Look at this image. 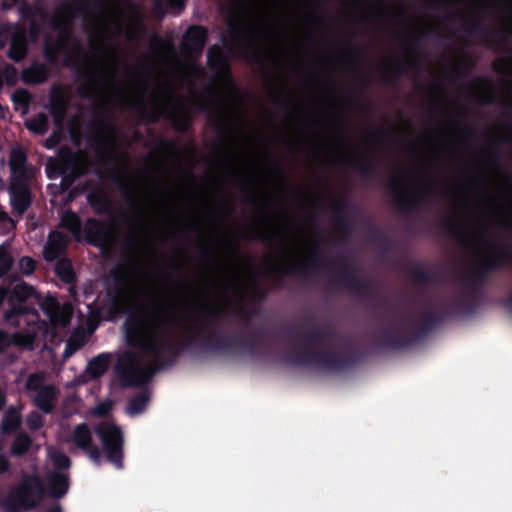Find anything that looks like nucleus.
<instances>
[{
  "label": "nucleus",
  "instance_id": "1",
  "mask_svg": "<svg viewBox=\"0 0 512 512\" xmlns=\"http://www.w3.org/2000/svg\"><path fill=\"white\" fill-rule=\"evenodd\" d=\"M96 433L102 441L109 460L120 467L123 443L120 429L113 423H103L97 427Z\"/></svg>",
  "mask_w": 512,
  "mask_h": 512
},
{
  "label": "nucleus",
  "instance_id": "2",
  "mask_svg": "<svg viewBox=\"0 0 512 512\" xmlns=\"http://www.w3.org/2000/svg\"><path fill=\"white\" fill-rule=\"evenodd\" d=\"M44 494L40 480L36 477L27 478L17 492V498L24 509L35 507Z\"/></svg>",
  "mask_w": 512,
  "mask_h": 512
},
{
  "label": "nucleus",
  "instance_id": "3",
  "mask_svg": "<svg viewBox=\"0 0 512 512\" xmlns=\"http://www.w3.org/2000/svg\"><path fill=\"white\" fill-rule=\"evenodd\" d=\"M40 381L39 375H31L27 381V387L34 392L33 399L36 405L43 411L49 412L53 408L56 393L51 386H39Z\"/></svg>",
  "mask_w": 512,
  "mask_h": 512
},
{
  "label": "nucleus",
  "instance_id": "4",
  "mask_svg": "<svg viewBox=\"0 0 512 512\" xmlns=\"http://www.w3.org/2000/svg\"><path fill=\"white\" fill-rule=\"evenodd\" d=\"M206 32L201 27H191L184 36L183 46L190 52H197L204 46Z\"/></svg>",
  "mask_w": 512,
  "mask_h": 512
},
{
  "label": "nucleus",
  "instance_id": "5",
  "mask_svg": "<svg viewBox=\"0 0 512 512\" xmlns=\"http://www.w3.org/2000/svg\"><path fill=\"white\" fill-rule=\"evenodd\" d=\"M67 243V237L61 232H52L49 235L48 243L44 249L46 260H53L64 249Z\"/></svg>",
  "mask_w": 512,
  "mask_h": 512
},
{
  "label": "nucleus",
  "instance_id": "6",
  "mask_svg": "<svg viewBox=\"0 0 512 512\" xmlns=\"http://www.w3.org/2000/svg\"><path fill=\"white\" fill-rule=\"evenodd\" d=\"M11 203L19 213L24 212L30 204V195L27 189L13 186L11 188Z\"/></svg>",
  "mask_w": 512,
  "mask_h": 512
},
{
  "label": "nucleus",
  "instance_id": "7",
  "mask_svg": "<svg viewBox=\"0 0 512 512\" xmlns=\"http://www.w3.org/2000/svg\"><path fill=\"white\" fill-rule=\"evenodd\" d=\"M73 443L80 449H87L92 443V434L90 429L84 425H78L72 435Z\"/></svg>",
  "mask_w": 512,
  "mask_h": 512
},
{
  "label": "nucleus",
  "instance_id": "8",
  "mask_svg": "<svg viewBox=\"0 0 512 512\" xmlns=\"http://www.w3.org/2000/svg\"><path fill=\"white\" fill-rule=\"evenodd\" d=\"M50 493L55 497H60L67 492L68 478L64 473L52 476L49 479Z\"/></svg>",
  "mask_w": 512,
  "mask_h": 512
},
{
  "label": "nucleus",
  "instance_id": "9",
  "mask_svg": "<svg viewBox=\"0 0 512 512\" xmlns=\"http://www.w3.org/2000/svg\"><path fill=\"white\" fill-rule=\"evenodd\" d=\"M107 367L108 358L99 356L89 362L87 371L92 377L96 378L101 376L107 370Z\"/></svg>",
  "mask_w": 512,
  "mask_h": 512
},
{
  "label": "nucleus",
  "instance_id": "10",
  "mask_svg": "<svg viewBox=\"0 0 512 512\" xmlns=\"http://www.w3.org/2000/svg\"><path fill=\"white\" fill-rule=\"evenodd\" d=\"M27 127L35 133L43 134L47 131L48 127L47 117L43 114H39L27 123Z\"/></svg>",
  "mask_w": 512,
  "mask_h": 512
},
{
  "label": "nucleus",
  "instance_id": "11",
  "mask_svg": "<svg viewBox=\"0 0 512 512\" xmlns=\"http://www.w3.org/2000/svg\"><path fill=\"white\" fill-rule=\"evenodd\" d=\"M20 424V416L17 411L14 409H10L6 412L4 419L2 421V430L10 431L15 429Z\"/></svg>",
  "mask_w": 512,
  "mask_h": 512
},
{
  "label": "nucleus",
  "instance_id": "12",
  "mask_svg": "<svg viewBox=\"0 0 512 512\" xmlns=\"http://www.w3.org/2000/svg\"><path fill=\"white\" fill-rule=\"evenodd\" d=\"M26 53L25 43L22 39H14L12 41L9 57L15 61H20Z\"/></svg>",
  "mask_w": 512,
  "mask_h": 512
},
{
  "label": "nucleus",
  "instance_id": "13",
  "mask_svg": "<svg viewBox=\"0 0 512 512\" xmlns=\"http://www.w3.org/2000/svg\"><path fill=\"white\" fill-rule=\"evenodd\" d=\"M148 402V398L146 396H138L132 399L127 408V413L130 415H136L144 411Z\"/></svg>",
  "mask_w": 512,
  "mask_h": 512
},
{
  "label": "nucleus",
  "instance_id": "14",
  "mask_svg": "<svg viewBox=\"0 0 512 512\" xmlns=\"http://www.w3.org/2000/svg\"><path fill=\"white\" fill-rule=\"evenodd\" d=\"M61 225L74 234L78 233L80 227L79 219L74 213H65L61 219Z\"/></svg>",
  "mask_w": 512,
  "mask_h": 512
},
{
  "label": "nucleus",
  "instance_id": "15",
  "mask_svg": "<svg viewBox=\"0 0 512 512\" xmlns=\"http://www.w3.org/2000/svg\"><path fill=\"white\" fill-rule=\"evenodd\" d=\"M12 99L15 104L19 106V109H21L23 113L27 111L29 95L25 91L20 90L15 92L12 96Z\"/></svg>",
  "mask_w": 512,
  "mask_h": 512
},
{
  "label": "nucleus",
  "instance_id": "16",
  "mask_svg": "<svg viewBox=\"0 0 512 512\" xmlns=\"http://www.w3.org/2000/svg\"><path fill=\"white\" fill-rule=\"evenodd\" d=\"M50 458H51L53 464L58 468L66 469L70 466L69 458L61 452L54 451V452L50 453Z\"/></svg>",
  "mask_w": 512,
  "mask_h": 512
},
{
  "label": "nucleus",
  "instance_id": "17",
  "mask_svg": "<svg viewBox=\"0 0 512 512\" xmlns=\"http://www.w3.org/2000/svg\"><path fill=\"white\" fill-rule=\"evenodd\" d=\"M30 445L29 438L25 435H21L17 437L13 447L12 451L16 454L23 453Z\"/></svg>",
  "mask_w": 512,
  "mask_h": 512
},
{
  "label": "nucleus",
  "instance_id": "18",
  "mask_svg": "<svg viewBox=\"0 0 512 512\" xmlns=\"http://www.w3.org/2000/svg\"><path fill=\"white\" fill-rule=\"evenodd\" d=\"M19 269L25 275L31 274L35 269L34 260L30 257L21 258L19 261Z\"/></svg>",
  "mask_w": 512,
  "mask_h": 512
},
{
  "label": "nucleus",
  "instance_id": "19",
  "mask_svg": "<svg viewBox=\"0 0 512 512\" xmlns=\"http://www.w3.org/2000/svg\"><path fill=\"white\" fill-rule=\"evenodd\" d=\"M12 264V260L7 253V250L0 246V274L6 272Z\"/></svg>",
  "mask_w": 512,
  "mask_h": 512
},
{
  "label": "nucleus",
  "instance_id": "20",
  "mask_svg": "<svg viewBox=\"0 0 512 512\" xmlns=\"http://www.w3.org/2000/svg\"><path fill=\"white\" fill-rule=\"evenodd\" d=\"M14 226V222L8 217V215L0 212V233L5 230H11Z\"/></svg>",
  "mask_w": 512,
  "mask_h": 512
},
{
  "label": "nucleus",
  "instance_id": "21",
  "mask_svg": "<svg viewBox=\"0 0 512 512\" xmlns=\"http://www.w3.org/2000/svg\"><path fill=\"white\" fill-rule=\"evenodd\" d=\"M69 315H70V306L63 307V316L60 318L55 317L53 321L55 323H59L61 325H66L69 322Z\"/></svg>",
  "mask_w": 512,
  "mask_h": 512
},
{
  "label": "nucleus",
  "instance_id": "22",
  "mask_svg": "<svg viewBox=\"0 0 512 512\" xmlns=\"http://www.w3.org/2000/svg\"><path fill=\"white\" fill-rule=\"evenodd\" d=\"M15 291L17 294H21L22 297H29L33 292L32 288L25 284L17 285Z\"/></svg>",
  "mask_w": 512,
  "mask_h": 512
},
{
  "label": "nucleus",
  "instance_id": "23",
  "mask_svg": "<svg viewBox=\"0 0 512 512\" xmlns=\"http://www.w3.org/2000/svg\"><path fill=\"white\" fill-rule=\"evenodd\" d=\"M27 421L31 429H37L41 425V417L38 414H31Z\"/></svg>",
  "mask_w": 512,
  "mask_h": 512
},
{
  "label": "nucleus",
  "instance_id": "24",
  "mask_svg": "<svg viewBox=\"0 0 512 512\" xmlns=\"http://www.w3.org/2000/svg\"><path fill=\"white\" fill-rule=\"evenodd\" d=\"M58 273L59 275L66 281H69L70 278H71V274L70 272L68 271V269H66V264L65 263H59L58 265Z\"/></svg>",
  "mask_w": 512,
  "mask_h": 512
},
{
  "label": "nucleus",
  "instance_id": "25",
  "mask_svg": "<svg viewBox=\"0 0 512 512\" xmlns=\"http://www.w3.org/2000/svg\"><path fill=\"white\" fill-rule=\"evenodd\" d=\"M110 409H111V403L107 402V403L98 405L94 409V413L101 416V415H104L105 413H107Z\"/></svg>",
  "mask_w": 512,
  "mask_h": 512
},
{
  "label": "nucleus",
  "instance_id": "26",
  "mask_svg": "<svg viewBox=\"0 0 512 512\" xmlns=\"http://www.w3.org/2000/svg\"><path fill=\"white\" fill-rule=\"evenodd\" d=\"M168 1H169L170 6L175 7L178 10H180L182 8L185 0H168Z\"/></svg>",
  "mask_w": 512,
  "mask_h": 512
},
{
  "label": "nucleus",
  "instance_id": "27",
  "mask_svg": "<svg viewBox=\"0 0 512 512\" xmlns=\"http://www.w3.org/2000/svg\"><path fill=\"white\" fill-rule=\"evenodd\" d=\"M90 458L94 461H98L100 456V451L97 447L94 448V450L89 454Z\"/></svg>",
  "mask_w": 512,
  "mask_h": 512
},
{
  "label": "nucleus",
  "instance_id": "28",
  "mask_svg": "<svg viewBox=\"0 0 512 512\" xmlns=\"http://www.w3.org/2000/svg\"><path fill=\"white\" fill-rule=\"evenodd\" d=\"M7 468L6 460L0 456V471H4Z\"/></svg>",
  "mask_w": 512,
  "mask_h": 512
},
{
  "label": "nucleus",
  "instance_id": "29",
  "mask_svg": "<svg viewBox=\"0 0 512 512\" xmlns=\"http://www.w3.org/2000/svg\"><path fill=\"white\" fill-rule=\"evenodd\" d=\"M5 297V291L3 289H0V303L3 301Z\"/></svg>",
  "mask_w": 512,
  "mask_h": 512
},
{
  "label": "nucleus",
  "instance_id": "30",
  "mask_svg": "<svg viewBox=\"0 0 512 512\" xmlns=\"http://www.w3.org/2000/svg\"><path fill=\"white\" fill-rule=\"evenodd\" d=\"M14 155H15V157H17V158H18L19 163H21V161L23 160V157H22L21 152H19L18 154H17V153H15Z\"/></svg>",
  "mask_w": 512,
  "mask_h": 512
},
{
  "label": "nucleus",
  "instance_id": "31",
  "mask_svg": "<svg viewBox=\"0 0 512 512\" xmlns=\"http://www.w3.org/2000/svg\"><path fill=\"white\" fill-rule=\"evenodd\" d=\"M4 404V396L0 394V409L2 408Z\"/></svg>",
  "mask_w": 512,
  "mask_h": 512
},
{
  "label": "nucleus",
  "instance_id": "32",
  "mask_svg": "<svg viewBox=\"0 0 512 512\" xmlns=\"http://www.w3.org/2000/svg\"><path fill=\"white\" fill-rule=\"evenodd\" d=\"M52 512H61L59 507L53 508Z\"/></svg>",
  "mask_w": 512,
  "mask_h": 512
},
{
  "label": "nucleus",
  "instance_id": "33",
  "mask_svg": "<svg viewBox=\"0 0 512 512\" xmlns=\"http://www.w3.org/2000/svg\"><path fill=\"white\" fill-rule=\"evenodd\" d=\"M496 67H497V69H498L499 71L504 72V69H503V68H501V67H499V66H498V64H496Z\"/></svg>",
  "mask_w": 512,
  "mask_h": 512
}]
</instances>
